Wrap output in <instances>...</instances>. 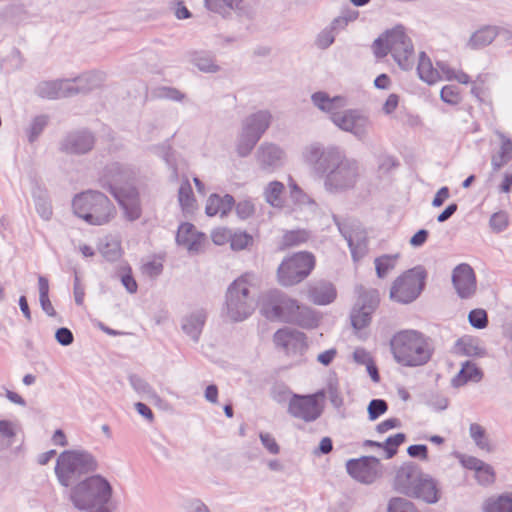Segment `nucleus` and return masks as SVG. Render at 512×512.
<instances>
[{"mask_svg": "<svg viewBox=\"0 0 512 512\" xmlns=\"http://www.w3.org/2000/svg\"><path fill=\"white\" fill-rule=\"evenodd\" d=\"M483 378V372L477 367V365L471 361H466L462 364V367L458 374L452 379L453 387H461L468 382H480Z\"/></svg>", "mask_w": 512, "mask_h": 512, "instance_id": "nucleus-34", "label": "nucleus"}, {"mask_svg": "<svg viewBox=\"0 0 512 512\" xmlns=\"http://www.w3.org/2000/svg\"><path fill=\"white\" fill-rule=\"evenodd\" d=\"M284 151L272 143H262L256 152V160L260 168L267 172L274 171L282 161Z\"/></svg>", "mask_w": 512, "mask_h": 512, "instance_id": "nucleus-22", "label": "nucleus"}, {"mask_svg": "<svg viewBox=\"0 0 512 512\" xmlns=\"http://www.w3.org/2000/svg\"><path fill=\"white\" fill-rule=\"evenodd\" d=\"M330 120L340 130L351 133L358 140H364L371 128L369 117L357 109H348L332 113Z\"/></svg>", "mask_w": 512, "mask_h": 512, "instance_id": "nucleus-9", "label": "nucleus"}, {"mask_svg": "<svg viewBox=\"0 0 512 512\" xmlns=\"http://www.w3.org/2000/svg\"><path fill=\"white\" fill-rule=\"evenodd\" d=\"M483 510L484 512H512V492L488 498Z\"/></svg>", "mask_w": 512, "mask_h": 512, "instance_id": "nucleus-38", "label": "nucleus"}, {"mask_svg": "<svg viewBox=\"0 0 512 512\" xmlns=\"http://www.w3.org/2000/svg\"><path fill=\"white\" fill-rule=\"evenodd\" d=\"M339 230L346 239L354 261L363 258L367 253L366 236L362 231H349L345 226L339 225Z\"/></svg>", "mask_w": 512, "mask_h": 512, "instance_id": "nucleus-28", "label": "nucleus"}, {"mask_svg": "<svg viewBox=\"0 0 512 512\" xmlns=\"http://www.w3.org/2000/svg\"><path fill=\"white\" fill-rule=\"evenodd\" d=\"M55 339L60 345L69 346L74 341V335L70 329L61 327L56 330Z\"/></svg>", "mask_w": 512, "mask_h": 512, "instance_id": "nucleus-62", "label": "nucleus"}, {"mask_svg": "<svg viewBox=\"0 0 512 512\" xmlns=\"http://www.w3.org/2000/svg\"><path fill=\"white\" fill-rule=\"evenodd\" d=\"M317 203L290 179V216L307 221L315 214Z\"/></svg>", "mask_w": 512, "mask_h": 512, "instance_id": "nucleus-15", "label": "nucleus"}, {"mask_svg": "<svg viewBox=\"0 0 512 512\" xmlns=\"http://www.w3.org/2000/svg\"><path fill=\"white\" fill-rule=\"evenodd\" d=\"M425 278L426 272L421 266L407 270L394 280L390 298L402 304L413 302L423 290Z\"/></svg>", "mask_w": 512, "mask_h": 512, "instance_id": "nucleus-8", "label": "nucleus"}, {"mask_svg": "<svg viewBox=\"0 0 512 512\" xmlns=\"http://www.w3.org/2000/svg\"><path fill=\"white\" fill-rule=\"evenodd\" d=\"M312 101L316 107L332 116L338 108L344 107L346 101L341 96L330 98L325 92H316L312 95Z\"/></svg>", "mask_w": 512, "mask_h": 512, "instance_id": "nucleus-35", "label": "nucleus"}, {"mask_svg": "<svg viewBox=\"0 0 512 512\" xmlns=\"http://www.w3.org/2000/svg\"><path fill=\"white\" fill-rule=\"evenodd\" d=\"M153 95L160 99H169L173 101H182L185 95L174 87L161 86L153 90Z\"/></svg>", "mask_w": 512, "mask_h": 512, "instance_id": "nucleus-51", "label": "nucleus"}, {"mask_svg": "<svg viewBox=\"0 0 512 512\" xmlns=\"http://www.w3.org/2000/svg\"><path fill=\"white\" fill-rule=\"evenodd\" d=\"M419 78L428 85H434L442 80L438 67H434L430 57L425 52H420L417 64Z\"/></svg>", "mask_w": 512, "mask_h": 512, "instance_id": "nucleus-32", "label": "nucleus"}, {"mask_svg": "<svg viewBox=\"0 0 512 512\" xmlns=\"http://www.w3.org/2000/svg\"><path fill=\"white\" fill-rule=\"evenodd\" d=\"M436 65L438 67V70L440 71L442 80L443 79L447 80V81L455 80L461 84L470 83V77L464 71L453 69L445 62H437Z\"/></svg>", "mask_w": 512, "mask_h": 512, "instance_id": "nucleus-40", "label": "nucleus"}, {"mask_svg": "<svg viewBox=\"0 0 512 512\" xmlns=\"http://www.w3.org/2000/svg\"><path fill=\"white\" fill-rule=\"evenodd\" d=\"M207 319L204 309H197L184 316L181 320L182 331L194 342H198Z\"/></svg>", "mask_w": 512, "mask_h": 512, "instance_id": "nucleus-24", "label": "nucleus"}, {"mask_svg": "<svg viewBox=\"0 0 512 512\" xmlns=\"http://www.w3.org/2000/svg\"><path fill=\"white\" fill-rule=\"evenodd\" d=\"M475 477L479 484L481 485H489L494 482L495 474L492 466L487 463H483L479 470L475 471Z\"/></svg>", "mask_w": 512, "mask_h": 512, "instance_id": "nucleus-54", "label": "nucleus"}, {"mask_svg": "<svg viewBox=\"0 0 512 512\" xmlns=\"http://www.w3.org/2000/svg\"><path fill=\"white\" fill-rule=\"evenodd\" d=\"M178 201L184 211H191L194 208L195 198L188 180L181 183L179 187Z\"/></svg>", "mask_w": 512, "mask_h": 512, "instance_id": "nucleus-46", "label": "nucleus"}, {"mask_svg": "<svg viewBox=\"0 0 512 512\" xmlns=\"http://www.w3.org/2000/svg\"><path fill=\"white\" fill-rule=\"evenodd\" d=\"M405 438L404 433H397L388 437L385 442L382 443V449H384L387 459L392 458L396 454L398 446L405 441Z\"/></svg>", "mask_w": 512, "mask_h": 512, "instance_id": "nucleus-49", "label": "nucleus"}, {"mask_svg": "<svg viewBox=\"0 0 512 512\" xmlns=\"http://www.w3.org/2000/svg\"><path fill=\"white\" fill-rule=\"evenodd\" d=\"M191 63L205 73H216L220 67L215 63L214 55L207 51H195L191 54Z\"/></svg>", "mask_w": 512, "mask_h": 512, "instance_id": "nucleus-37", "label": "nucleus"}, {"mask_svg": "<svg viewBox=\"0 0 512 512\" xmlns=\"http://www.w3.org/2000/svg\"><path fill=\"white\" fill-rule=\"evenodd\" d=\"M285 186L279 181L270 182L264 190V197L267 203L276 208L284 206L282 194Z\"/></svg>", "mask_w": 512, "mask_h": 512, "instance_id": "nucleus-39", "label": "nucleus"}, {"mask_svg": "<svg viewBox=\"0 0 512 512\" xmlns=\"http://www.w3.org/2000/svg\"><path fill=\"white\" fill-rule=\"evenodd\" d=\"M469 323L476 329H483L488 324L487 313L483 309H474L468 315Z\"/></svg>", "mask_w": 512, "mask_h": 512, "instance_id": "nucleus-55", "label": "nucleus"}, {"mask_svg": "<svg viewBox=\"0 0 512 512\" xmlns=\"http://www.w3.org/2000/svg\"><path fill=\"white\" fill-rule=\"evenodd\" d=\"M211 238L216 245H224L230 242L232 231L227 228H217L212 232Z\"/></svg>", "mask_w": 512, "mask_h": 512, "instance_id": "nucleus-61", "label": "nucleus"}, {"mask_svg": "<svg viewBox=\"0 0 512 512\" xmlns=\"http://www.w3.org/2000/svg\"><path fill=\"white\" fill-rule=\"evenodd\" d=\"M95 144L94 135L88 130H77L68 133L60 142V150L68 154H86Z\"/></svg>", "mask_w": 512, "mask_h": 512, "instance_id": "nucleus-17", "label": "nucleus"}, {"mask_svg": "<svg viewBox=\"0 0 512 512\" xmlns=\"http://www.w3.org/2000/svg\"><path fill=\"white\" fill-rule=\"evenodd\" d=\"M260 140L256 135L242 128L237 142V153L240 157L248 156Z\"/></svg>", "mask_w": 512, "mask_h": 512, "instance_id": "nucleus-41", "label": "nucleus"}, {"mask_svg": "<svg viewBox=\"0 0 512 512\" xmlns=\"http://www.w3.org/2000/svg\"><path fill=\"white\" fill-rule=\"evenodd\" d=\"M395 361L405 367H418L428 363L433 354L430 339L417 330H402L390 340Z\"/></svg>", "mask_w": 512, "mask_h": 512, "instance_id": "nucleus-4", "label": "nucleus"}, {"mask_svg": "<svg viewBox=\"0 0 512 512\" xmlns=\"http://www.w3.org/2000/svg\"><path fill=\"white\" fill-rule=\"evenodd\" d=\"M304 159L323 178L324 188L329 193L353 189L360 178L359 162L347 157L337 146L322 148L312 145L305 150Z\"/></svg>", "mask_w": 512, "mask_h": 512, "instance_id": "nucleus-1", "label": "nucleus"}, {"mask_svg": "<svg viewBox=\"0 0 512 512\" xmlns=\"http://www.w3.org/2000/svg\"><path fill=\"white\" fill-rule=\"evenodd\" d=\"M317 316L315 312L297 301L290 299V324H296L302 328H314L317 326Z\"/></svg>", "mask_w": 512, "mask_h": 512, "instance_id": "nucleus-27", "label": "nucleus"}, {"mask_svg": "<svg viewBox=\"0 0 512 512\" xmlns=\"http://www.w3.org/2000/svg\"><path fill=\"white\" fill-rule=\"evenodd\" d=\"M261 283V277L254 272H246L235 279L226 290L223 314L232 322L250 317L256 306L250 288H259Z\"/></svg>", "mask_w": 512, "mask_h": 512, "instance_id": "nucleus-3", "label": "nucleus"}, {"mask_svg": "<svg viewBox=\"0 0 512 512\" xmlns=\"http://www.w3.org/2000/svg\"><path fill=\"white\" fill-rule=\"evenodd\" d=\"M285 368H280L275 372L274 383L271 389V395L277 402H285L288 399V390L284 382L278 379L281 373H285Z\"/></svg>", "mask_w": 512, "mask_h": 512, "instance_id": "nucleus-47", "label": "nucleus"}, {"mask_svg": "<svg viewBox=\"0 0 512 512\" xmlns=\"http://www.w3.org/2000/svg\"><path fill=\"white\" fill-rule=\"evenodd\" d=\"M234 205L235 200L230 194H226L223 197L218 194H211L207 200L205 212L208 216L219 214L221 217H225Z\"/></svg>", "mask_w": 512, "mask_h": 512, "instance_id": "nucleus-31", "label": "nucleus"}, {"mask_svg": "<svg viewBox=\"0 0 512 512\" xmlns=\"http://www.w3.org/2000/svg\"><path fill=\"white\" fill-rule=\"evenodd\" d=\"M399 255H382L374 261L376 274L379 278H385L396 266Z\"/></svg>", "mask_w": 512, "mask_h": 512, "instance_id": "nucleus-42", "label": "nucleus"}, {"mask_svg": "<svg viewBox=\"0 0 512 512\" xmlns=\"http://www.w3.org/2000/svg\"><path fill=\"white\" fill-rule=\"evenodd\" d=\"M440 98L443 102L450 105H457L462 100L460 90L454 85L444 86L440 91Z\"/></svg>", "mask_w": 512, "mask_h": 512, "instance_id": "nucleus-50", "label": "nucleus"}, {"mask_svg": "<svg viewBox=\"0 0 512 512\" xmlns=\"http://www.w3.org/2000/svg\"><path fill=\"white\" fill-rule=\"evenodd\" d=\"M99 468L96 457L87 450H65L59 454L55 465V475L63 487H72L83 476L94 474Z\"/></svg>", "mask_w": 512, "mask_h": 512, "instance_id": "nucleus-6", "label": "nucleus"}, {"mask_svg": "<svg viewBox=\"0 0 512 512\" xmlns=\"http://www.w3.org/2000/svg\"><path fill=\"white\" fill-rule=\"evenodd\" d=\"M312 238L311 231L302 228L290 229V247L307 243Z\"/></svg>", "mask_w": 512, "mask_h": 512, "instance_id": "nucleus-56", "label": "nucleus"}, {"mask_svg": "<svg viewBox=\"0 0 512 512\" xmlns=\"http://www.w3.org/2000/svg\"><path fill=\"white\" fill-rule=\"evenodd\" d=\"M388 512H418V510L411 501L397 497L390 500Z\"/></svg>", "mask_w": 512, "mask_h": 512, "instance_id": "nucleus-52", "label": "nucleus"}, {"mask_svg": "<svg viewBox=\"0 0 512 512\" xmlns=\"http://www.w3.org/2000/svg\"><path fill=\"white\" fill-rule=\"evenodd\" d=\"M135 171L128 165L121 164L119 162H112L107 164L99 177V183L102 188L114 195L117 191H122L124 186L135 178Z\"/></svg>", "mask_w": 512, "mask_h": 512, "instance_id": "nucleus-11", "label": "nucleus"}, {"mask_svg": "<svg viewBox=\"0 0 512 512\" xmlns=\"http://www.w3.org/2000/svg\"><path fill=\"white\" fill-rule=\"evenodd\" d=\"M202 234L198 233L193 224L182 223L176 234L178 245L186 247L189 251H198L201 246Z\"/></svg>", "mask_w": 512, "mask_h": 512, "instance_id": "nucleus-30", "label": "nucleus"}, {"mask_svg": "<svg viewBox=\"0 0 512 512\" xmlns=\"http://www.w3.org/2000/svg\"><path fill=\"white\" fill-rule=\"evenodd\" d=\"M35 206H36V210H37L38 214L40 215V217L42 219L49 220L51 218L52 207H51V204L47 200L39 198L36 201Z\"/></svg>", "mask_w": 512, "mask_h": 512, "instance_id": "nucleus-64", "label": "nucleus"}, {"mask_svg": "<svg viewBox=\"0 0 512 512\" xmlns=\"http://www.w3.org/2000/svg\"><path fill=\"white\" fill-rule=\"evenodd\" d=\"M508 215L504 211L494 213L489 220V225L494 232H502L508 226Z\"/></svg>", "mask_w": 512, "mask_h": 512, "instance_id": "nucleus-57", "label": "nucleus"}, {"mask_svg": "<svg viewBox=\"0 0 512 512\" xmlns=\"http://www.w3.org/2000/svg\"><path fill=\"white\" fill-rule=\"evenodd\" d=\"M255 212L254 204L250 200L240 201L236 205V213L239 218L245 220L252 216Z\"/></svg>", "mask_w": 512, "mask_h": 512, "instance_id": "nucleus-60", "label": "nucleus"}, {"mask_svg": "<svg viewBox=\"0 0 512 512\" xmlns=\"http://www.w3.org/2000/svg\"><path fill=\"white\" fill-rule=\"evenodd\" d=\"M308 298L316 305H328L337 296L334 285L327 281H317L308 286Z\"/></svg>", "mask_w": 512, "mask_h": 512, "instance_id": "nucleus-25", "label": "nucleus"}, {"mask_svg": "<svg viewBox=\"0 0 512 512\" xmlns=\"http://www.w3.org/2000/svg\"><path fill=\"white\" fill-rule=\"evenodd\" d=\"M261 314L270 321H283L288 308V299L285 293L278 289H270L259 297Z\"/></svg>", "mask_w": 512, "mask_h": 512, "instance_id": "nucleus-12", "label": "nucleus"}, {"mask_svg": "<svg viewBox=\"0 0 512 512\" xmlns=\"http://www.w3.org/2000/svg\"><path fill=\"white\" fill-rule=\"evenodd\" d=\"M323 396L322 392L307 396L293 395L290 399V413L306 422L315 421L322 414L323 407L319 398Z\"/></svg>", "mask_w": 512, "mask_h": 512, "instance_id": "nucleus-14", "label": "nucleus"}, {"mask_svg": "<svg viewBox=\"0 0 512 512\" xmlns=\"http://www.w3.org/2000/svg\"><path fill=\"white\" fill-rule=\"evenodd\" d=\"M501 140L499 152L492 157L491 164L494 171H498L512 158V140L503 133H497Z\"/></svg>", "mask_w": 512, "mask_h": 512, "instance_id": "nucleus-36", "label": "nucleus"}, {"mask_svg": "<svg viewBox=\"0 0 512 512\" xmlns=\"http://www.w3.org/2000/svg\"><path fill=\"white\" fill-rule=\"evenodd\" d=\"M112 196L122 208L126 220L133 222L141 217L142 207L140 195L136 187L127 186L122 191L115 192Z\"/></svg>", "mask_w": 512, "mask_h": 512, "instance_id": "nucleus-18", "label": "nucleus"}, {"mask_svg": "<svg viewBox=\"0 0 512 512\" xmlns=\"http://www.w3.org/2000/svg\"><path fill=\"white\" fill-rule=\"evenodd\" d=\"M377 58L390 53L397 65L404 71H410L415 65L414 46L405 32V28L397 25L379 36L372 45Z\"/></svg>", "mask_w": 512, "mask_h": 512, "instance_id": "nucleus-5", "label": "nucleus"}, {"mask_svg": "<svg viewBox=\"0 0 512 512\" xmlns=\"http://www.w3.org/2000/svg\"><path fill=\"white\" fill-rule=\"evenodd\" d=\"M409 496H414L424 500L427 503H436L439 499L437 484L434 479L421 476L415 489Z\"/></svg>", "mask_w": 512, "mask_h": 512, "instance_id": "nucleus-33", "label": "nucleus"}, {"mask_svg": "<svg viewBox=\"0 0 512 512\" xmlns=\"http://www.w3.org/2000/svg\"><path fill=\"white\" fill-rule=\"evenodd\" d=\"M316 266V257L312 252L299 251L290 255V286L304 281Z\"/></svg>", "mask_w": 512, "mask_h": 512, "instance_id": "nucleus-16", "label": "nucleus"}, {"mask_svg": "<svg viewBox=\"0 0 512 512\" xmlns=\"http://www.w3.org/2000/svg\"><path fill=\"white\" fill-rule=\"evenodd\" d=\"M106 80V74L101 71H91L84 73L72 81L69 80L70 96L76 94H86L100 88Z\"/></svg>", "mask_w": 512, "mask_h": 512, "instance_id": "nucleus-20", "label": "nucleus"}, {"mask_svg": "<svg viewBox=\"0 0 512 512\" xmlns=\"http://www.w3.org/2000/svg\"><path fill=\"white\" fill-rule=\"evenodd\" d=\"M421 473L416 464L406 463L396 472L394 486L399 492L410 495L421 478Z\"/></svg>", "mask_w": 512, "mask_h": 512, "instance_id": "nucleus-21", "label": "nucleus"}, {"mask_svg": "<svg viewBox=\"0 0 512 512\" xmlns=\"http://www.w3.org/2000/svg\"><path fill=\"white\" fill-rule=\"evenodd\" d=\"M346 469L351 477L365 484L373 483L381 474L380 461L373 456L351 459L347 461Z\"/></svg>", "mask_w": 512, "mask_h": 512, "instance_id": "nucleus-13", "label": "nucleus"}, {"mask_svg": "<svg viewBox=\"0 0 512 512\" xmlns=\"http://www.w3.org/2000/svg\"><path fill=\"white\" fill-rule=\"evenodd\" d=\"M271 123V114L267 110H260L249 115L244 121L242 128L261 138Z\"/></svg>", "mask_w": 512, "mask_h": 512, "instance_id": "nucleus-29", "label": "nucleus"}, {"mask_svg": "<svg viewBox=\"0 0 512 512\" xmlns=\"http://www.w3.org/2000/svg\"><path fill=\"white\" fill-rule=\"evenodd\" d=\"M129 381L133 389L141 395L146 396L148 399L153 401H159L160 397L157 395L155 390L150 386V384L137 375H131L129 377Z\"/></svg>", "mask_w": 512, "mask_h": 512, "instance_id": "nucleus-44", "label": "nucleus"}, {"mask_svg": "<svg viewBox=\"0 0 512 512\" xmlns=\"http://www.w3.org/2000/svg\"><path fill=\"white\" fill-rule=\"evenodd\" d=\"M452 283L462 299L472 297L476 292V276L470 265L466 263L456 266L452 273Z\"/></svg>", "mask_w": 512, "mask_h": 512, "instance_id": "nucleus-19", "label": "nucleus"}, {"mask_svg": "<svg viewBox=\"0 0 512 512\" xmlns=\"http://www.w3.org/2000/svg\"><path fill=\"white\" fill-rule=\"evenodd\" d=\"M72 209L76 216L89 225L101 226L116 216V208L110 199L97 190L78 193L72 200Z\"/></svg>", "mask_w": 512, "mask_h": 512, "instance_id": "nucleus-7", "label": "nucleus"}, {"mask_svg": "<svg viewBox=\"0 0 512 512\" xmlns=\"http://www.w3.org/2000/svg\"><path fill=\"white\" fill-rule=\"evenodd\" d=\"M49 117L47 115H38L34 117L27 128V137L30 143L35 142L45 127L48 125Z\"/></svg>", "mask_w": 512, "mask_h": 512, "instance_id": "nucleus-45", "label": "nucleus"}, {"mask_svg": "<svg viewBox=\"0 0 512 512\" xmlns=\"http://www.w3.org/2000/svg\"><path fill=\"white\" fill-rule=\"evenodd\" d=\"M388 409V405L383 399H373L370 401L367 411L368 417L371 421L376 420L382 414H384Z\"/></svg>", "mask_w": 512, "mask_h": 512, "instance_id": "nucleus-53", "label": "nucleus"}, {"mask_svg": "<svg viewBox=\"0 0 512 512\" xmlns=\"http://www.w3.org/2000/svg\"><path fill=\"white\" fill-rule=\"evenodd\" d=\"M496 39V25L486 24L479 26L468 38L466 47L477 51L491 45Z\"/></svg>", "mask_w": 512, "mask_h": 512, "instance_id": "nucleus-26", "label": "nucleus"}, {"mask_svg": "<svg viewBox=\"0 0 512 512\" xmlns=\"http://www.w3.org/2000/svg\"><path fill=\"white\" fill-rule=\"evenodd\" d=\"M113 487L109 480L100 474H92L78 481L69 490V501L79 511L112 512Z\"/></svg>", "mask_w": 512, "mask_h": 512, "instance_id": "nucleus-2", "label": "nucleus"}, {"mask_svg": "<svg viewBox=\"0 0 512 512\" xmlns=\"http://www.w3.org/2000/svg\"><path fill=\"white\" fill-rule=\"evenodd\" d=\"M252 242V237L246 232L232 233L230 246L233 250L239 251L245 249Z\"/></svg>", "mask_w": 512, "mask_h": 512, "instance_id": "nucleus-58", "label": "nucleus"}, {"mask_svg": "<svg viewBox=\"0 0 512 512\" xmlns=\"http://www.w3.org/2000/svg\"><path fill=\"white\" fill-rule=\"evenodd\" d=\"M469 432L471 438L480 449L485 451L491 450L489 440L486 436L484 428L481 425L477 423L471 424L469 427Z\"/></svg>", "mask_w": 512, "mask_h": 512, "instance_id": "nucleus-48", "label": "nucleus"}, {"mask_svg": "<svg viewBox=\"0 0 512 512\" xmlns=\"http://www.w3.org/2000/svg\"><path fill=\"white\" fill-rule=\"evenodd\" d=\"M260 441L263 447L273 455H277L280 452V447L276 442V439L268 432H260Z\"/></svg>", "mask_w": 512, "mask_h": 512, "instance_id": "nucleus-59", "label": "nucleus"}, {"mask_svg": "<svg viewBox=\"0 0 512 512\" xmlns=\"http://www.w3.org/2000/svg\"><path fill=\"white\" fill-rule=\"evenodd\" d=\"M358 299L351 311V324L355 330L367 327L371 322V316L379 305V292L376 289H358Z\"/></svg>", "mask_w": 512, "mask_h": 512, "instance_id": "nucleus-10", "label": "nucleus"}, {"mask_svg": "<svg viewBox=\"0 0 512 512\" xmlns=\"http://www.w3.org/2000/svg\"><path fill=\"white\" fill-rule=\"evenodd\" d=\"M334 40V32L330 28L324 29L317 37V45L319 48L326 49L334 42Z\"/></svg>", "mask_w": 512, "mask_h": 512, "instance_id": "nucleus-63", "label": "nucleus"}, {"mask_svg": "<svg viewBox=\"0 0 512 512\" xmlns=\"http://www.w3.org/2000/svg\"><path fill=\"white\" fill-rule=\"evenodd\" d=\"M34 92L38 97L50 100L70 97L69 80L41 81L36 85Z\"/></svg>", "mask_w": 512, "mask_h": 512, "instance_id": "nucleus-23", "label": "nucleus"}, {"mask_svg": "<svg viewBox=\"0 0 512 512\" xmlns=\"http://www.w3.org/2000/svg\"><path fill=\"white\" fill-rule=\"evenodd\" d=\"M307 348L308 344L306 335L300 331L290 330V350L292 349L294 354L299 355L295 360L296 363H300L303 360V356Z\"/></svg>", "mask_w": 512, "mask_h": 512, "instance_id": "nucleus-43", "label": "nucleus"}]
</instances>
